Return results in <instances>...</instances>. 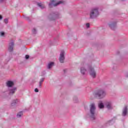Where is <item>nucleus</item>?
<instances>
[{"label": "nucleus", "instance_id": "obj_5", "mask_svg": "<svg viewBox=\"0 0 128 128\" xmlns=\"http://www.w3.org/2000/svg\"><path fill=\"white\" fill-rule=\"evenodd\" d=\"M88 72H89V74L90 76L93 78H94L96 76V71L94 70V69L92 66H89L88 67Z\"/></svg>", "mask_w": 128, "mask_h": 128}, {"label": "nucleus", "instance_id": "obj_23", "mask_svg": "<svg viewBox=\"0 0 128 128\" xmlns=\"http://www.w3.org/2000/svg\"><path fill=\"white\" fill-rule=\"evenodd\" d=\"M24 18L26 20H30V18L28 16H24Z\"/></svg>", "mask_w": 128, "mask_h": 128}, {"label": "nucleus", "instance_id": "obj_27", "mask_svg": "<svg viewBox=\"0 0 128 128\" xmlns=\"http://www.w3.org/2000/svg\"><path fill=\"white\" fill-rule=\"evenodd\" d=\"M86 28H90V23L86 24Z\"/></svg>", "mask_w": 128, "mask_h": 128}, {"label": "nucleus", "instance_id": "obj_12", "mask_svg": "<svg viewBox=\"0 0 128 128\" xmlns=\"http://www.w3.org/2000/svg\"><path fill=\"white\" fill-rule=\"evenodd\" d=\"M14 44L13 42H12L9 44L8 47V50L9 52H12L14 50Z\"/></svg>", "mask_w": 128, "mask_h": 128}, {"label": "nucleus", "instance_id": "obj_30", "mask_svg": "<svg viewBox=\"0 0 128 128\" xmlns=\"http://www.w3.org/2000/svg\"><path fill=\"white\" fill-rule=\"evenodd\" d=\"M2 16H0V20H2Z\"/></svg>", "mask_w": 128, "mask_h": 128}, {"label": "nucleus", "instance_id": "obj_13", "mask_svg": "<svg viewBox=\"0 0 128 128\" xmlns=\"http://www.w3.org/2000/svg\"><path fill=\"white\" fill-rule=\"evenodd\" d=\"M128 114V107L125 106L122 110V116H126Z\"/></svg>", "mask_w": 128, "mask_h": 128}, {"label": "nucleus", "instance_id": "obj_22", "mask_svg": "<svg viewBox=\"0 0 128 128\" xmlns=\"http://www.w3.org/2000/svg\"><path fill=\"white\" fill-rule=\"evenodd\" d=\"M4 22H5L6 24H8V19H4Z\"/></svg>", "mask_w": 128, "mask_h": 128}, {"label": "nucleus", "instance_id": "obj_18", "mask_svg": "<svg viewBox=\"0 0 128 128\" xmlns=\"http://www.w3.org/2000/svg\"><path fill=\"white\" fill-rule=\"evenodd\" d=\"M22 114H23L22 112H18L16 116L17 118H22Z\"/></svg>", "mask_w": 128, "mask_h": 128}, {"label": "nucleus", "instance_id": "obj_3", "mask_svg": "<svg viewBox=\"0 0 128 128\" xmlns=\"http://www.w3.org/2000/svg\"><path fill=\"white\" fill-rule=\"evenodd\" d=\"M98 8H92L90 11V18H96L98 16Z\"/></svg>", "mask_w": 128, "mask_h": 128}, {"label": "nucleus", "instance_id": "obj_2", "mask_svg": "<svg viewBox=\"0 0 128 128\" xmlns=\"http://www.w3.org/2000/svg\"><path fill=\"white\" fill-rule=\"evenodd\" d=\"M94 96L98 98H104L106 96V93L104 90L100 89L94 93Z\"/></svg>", "mask_w": 128, "mask_h": 128}, {"label": "nucleus", "instance_id": "obj_29", "mask_svg": "<svg viewBox=\"0 0 128 128\" xmlns=\"http://www.w3.org/2000/svg\"><path fill=\"white\" fill-rule=\"evenodd\" d=\"M4 0H0V2H4Z\"/></svg>", "mask_w": 128, "mask_h": 128}, {"label": "nucleus", "instance_id": "obj_24", "mask_svg": "<svg viewBox=\"0 0 128 128\" xmlns=\"http://www.w3.org/2000/svg\"><path fill=\"white\" fill-rule=\"evenodd\" d=\"M46 74V71H43L41 76H44Z\"/></svg>", "mask_w": 128, "mask_h": 128}, {"label": "nucleus", "instance_id": "obj_25", "mask_svg": "<svg viewBox=\"0 0 128 128\" xmlns=\"http://www.w3.org/2000/svg\"><path fill=\"white\" fill-rule=\"evenodd\" d=\"M34 92H38V88H35Z\"/></svg>", "mask_w": 128, "mask_h": 128}, {"label": "nucleus", "instance_id": "obj_15", "mask_svg": "<svg viewBox=\"0 0 128 128\" xmlns=\"http://www.w3.org/2000/svg\"><path fill=\"white\" fill-rule=\"evenodd\" d=\"M44 82V78H41L39 82V88H42V82Z\"/></svg>", "mask_w": 128, "mask_h": 128}, {"label": "nucleus", "instance_id": "obj_11", "mask_svg": "<svg viewBox=\"0 0 128 128\" xmlns=\"http://www.w3.org/2000/svg\"><path fill=\"white\" fill-rule=\"evenodd\" d=\"M6 86L10 88H12V86H14V84L12 81L8 80L6 82Z\"/></svg>", "mask_w": 128, "mask_h": 128}, {"label": "nucleus", "instance_id": "obj_26", "mask_svg": "<svg viewBox=\"0 0 128 128\" xmlns=\"http://www.w3.org/2000/svg\"><path fill=\"white\" fill-rule=\"evenodd\" d=\"M30 58V56H28V55H26V60H28V58Z\"/></svg>", "mask_w": 128, "mask_h": 128}, {"label": "nucleus", "instance_id": "obj_8", "mask_svg": "<svg viewBox=\"0 0 128 128\" xmlns=\"http://www.w3.org/2000/svg\"><path fill=\"white\" fill-rule=\"evenodd\" d=\"M18 88L16 87H12L8 88L9 96H14L16 94V92Z\"/></svg>", "mask_w": 128, "mask_h": 128}, {"label": "nucleus", "instance_id": "obj_6", "mask_svg": "<svg viewBox=\"0 0 128 128\" xmlns=\"http://www.w3.org/2000/svg\"><path fill=\"white\" fill-rule=\"evenodd\" d=\"M62 1H59L58 2L56 3V0H52L48 4L49 8H52V6H57L58 4H62Z\"/></svg>", "mask_w": 128, "mask_h": 128}, {"label": "nucleus", "instance_id": "obj_1", "mask_svg": "<svg viewBox=\"0 0 128 128\" xmlns=\"http://www.w3.org/2000/svg\"><path fill=\"white\" fill-rule=\"evenodd\" d=\"M96 116V105L92 103L90 105V110L89 113V118L92 120H94Z\"/></svg>", "mask_w": 128, "mask_h": 128}, {"label": "nucleus", "instance_id": "obj_28", "mask_svg": "<svg viewBox=\"0 0 128 128\" xmlns=\"http://www.w3.org/2000/svg\"><path fill=\"white\" fill-rule=\"evenodd\" d=\"M0 35L2 36H4V32H1Z\"/></svg>", "mask_w": 128, "mask_h": 128}, {"label": "nucleus", "instance_id": "obj_19", "mask_svg": "<svg viewBox=\"0 0 128 128\" xmlns=\"http://www.w3.org/2000/svg\"><path fill=\"white\" fill-rule=\"evenodd\" d=\"M16 100H14L11 104V105L12 106H16Z\"/></svg>", "mask_w": 128, "mask_h": 128}, {"label": "nucleus", "instance_id": "obj_21", "mask_svg": "<svg viewBox=\"0 0 128 128\" xmlns=\"http://www.w3.org/2000/svg\"><path fill=\"white\" fill-rule=\"evenodd\" d=\"M32 34H36V28H34L32 30Z\"/></svg>", "mask_w": 128, "mask_h": 128}, {"label": "nucleus", "instance_id": "obj_20", "mask_svg": "<svg viewBox=\"0 0 128 128\" xmlns=\"http://www.w3.org/2000/svg\"><path fill=\"white\" fill-rule=\"evenodd\" d=\"M73 100L74 102H78V97L76 96H74V98H73Z\"/></svg>", "mask_w": 128, "mask_h": 128}, {"label": "nucleus", "instance_id": "obj_7", "mask_svg": "<svg viewBox=\"0 0 128 128\" xmlns=\"http://www.w3.org/2000/svg\"><path fill=\"white\" fill-rule=\"evenodd\" d=\"M64 50H62L59 57V60L60 64H64Z\"/></svg>", "mask_w": 128, "mask_h": 128}, {"label": "nucleus", "instance_id": "obj_10", "mask_svg": "<svg viewBox=\"0 0 128 128\" xmlns=\"http://www.w3.org/2000/svg\"><path fill=\"white\" fill-rule=\"evenodd\" d=\"M105 106L108 110H112V103L110 101L106 102L105 103Z\"/></svg>", "mask_w": 128, "mask_h": 128}, {"label": "nucleus", "instance_id": "obj_4", "mask_svg": "<svg viewBox=\"0 0 128 128\" xmlns=\"http://www.w3.org/2000/svg\"><path fill=\"white\" fill-rule=\"evenodd\" d=\"M82 66L80 68V72L82 76H85L88 70V66H87L84 63L81 64Z\"/></svg>", "mask_w": 128, "mask_h": 128}, {"label": "nucleus", "instance_id": "obj_16", "mask_svg": "<svg viewBox=\"0 0 128 128\" xmlns=\"http://www.w3.org/2000/svg\"><path fill=\"white\" fill-rule=\"evenodd\" d=\"M38 6H39V8H42V10H44V8H46L44 6V5L42 4V3H38Z\"/></svg>", "mask_w": 128, "mask_h": 128}, {"label": "nucleus", "instance_id": "obj_17", "mask_svg": "<svg viewBox=\"0 0 128 128\" xmlns=\"http://www.w3.org/2000/svg\"><path fill=\"white\" fill-rule=\"evenodd\" d=\"M98 107L100 108H104V104H102V102H100L98 104Z\"/></svg>", "mask_w": 128, "mask_h": 128}, {"label": "nucleus", "instance_id": "obj_9", "mask_svg": "<svg viewBox=\"0 0 128 128\" xmlns=\"http://www.w3.org/2000/svg\"><path fill=\"white\" fill-rule=\"evenodd\" d=\"M108 26L110 28H111V30H114L116 28V22H110L108 24Z\"/></svg>", "mask_w": 128, "mask_h": 128}, {"label": "nucleus", "instance_id": "obj_31", "mask_svg": "<svg viewBox=\"0 0 128 128\" xmlns=\"http://www.w3.org/2000/svg\"><path fill=\"white\" fill-rule=\"evenodd\" d=\"M4 92H3L4 94Z\"/></svg>", "mask_w": 128, "mask_h": 128}, {"label": "nucleus", "instance_id": "obj_14", "mask_svg": "<svg viewBox=\"0 0 128 128\" xmlns=\"http://www.w3.org/2000/svg\"><path fill=\"white\" fill-rule=\"evenodd\" d=\"M54 66V62H50L48 64L47 66V68L48 70H50Z\"/></svg>", "mask_w": 128, "mask_h": 128}]
</instances>
